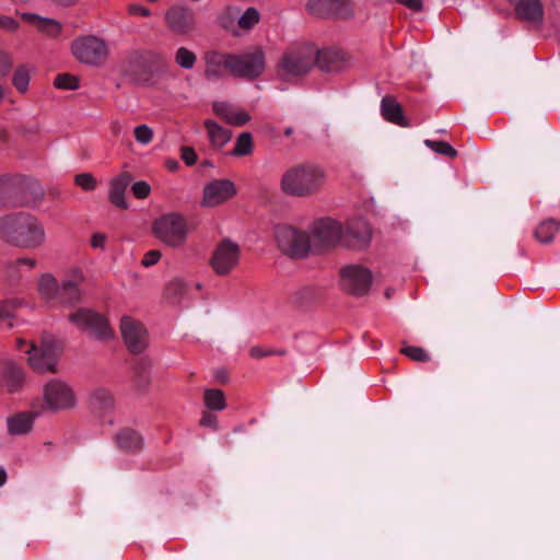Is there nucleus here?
I'll list each match as a JSON object with an SVG mask.
<instances>
[{"label":"nucleus","mask_w":560,"mask_h":560,"mask_svg":"<svg viewBox=\"0 0 560 560\" xmlns=\"http://www.w3.org/2000/svg\"><path fill=\"white\" fill-rule=\"evenodd\" d=\"M254 149L253 136L250 132H242L237 139L233 151L231 152L234 156H246L252 154Z\"/></svg>","instance_id":"37"},{"label":"nucleus","mask_w":560,"mask_h":560,"mask_svg":"<svg viewBox=\"0 0 560 560\" xmlns=\"http://www.w3.org/2000/svg\"><path fill=\"white\" fill-rule=\"evenodd\" d=\"M28 354L27 362L31 369L36 373L51 372L56 373L57 363H50L47 359L42 358V354L37 351L36 342L30 343V349L26 352Z\"/></svg>","instance_id":"31"},{"label":"nucleus","mask_w":560,"mask_h":560,"mask_svg":"<svg viewBox=\"0 0 560 560\" xmlns=\"http://www.w3.org/2000/svg\"><path fill=\"white\" fill-rule=\"evenodd\" d=\"M18 304L14 300H5L0 302V322L15 317Z\"/></svg>","instance_id":"46"},{"label":"nucleus","mask_w":560,"mask_h":560,"mask_svg":"<svg viewBox=\"0 0 560 560\" xmlns=\"http://www.w3.org/2000/svg\"><path fill=\"white\" fill-rule=\"evenodd\" d=\"M16 264L18 265H27L30 266L31 268H34L35 265H36V260L33 259V258H28V257H23V258H19L16 260Z\"/></svg>","instance_id":"62"},{"label":"nucleus","mask_w":560,"mask_h":560,"mask_svg":"<svg viewBox=\"0 0 560 560\" xmlns=\"http://www.w3.org/2000/svg\"><path fill=\"white\" fill-rule=\"evenodd\" d=\"M74 183L84 190H93L96 187V179L90 173L78 174Z\"/></svg>","instance_id":"47"},{"label":"nucleus","mask_w":560,"mask_h":560,"mask_svg":"<svg viewBox=\"0 0 560 560\" xmlns=\"http://www.w3.org/2000/svg\"><path fill=\"white\" fill-rule=\"evenodd\" d=\"M196 55L190 51L189 49L185 47H180L177 49L175 55V62L184 68V69H191L194 65L196 63Z\"/></svg>","instance_id":"42"},{"label":"nucleus","mask_w":560,"mask_h":560,"mask_svg":"<svg viewBox=\"0 0 560 560\" xmlns=\"http://www.w3.org/2000/svg\"><path fill=\"white\" fill-rule=\"evenodd\" d=\"M37 351L42 354V358L47 359L50 363H58L62 346L52 335L43 332L39 345H37Z\"/></svg>","instance_id":"28"},{"label":"nucleus","mask_w":560,"mask_h":560,"mask_svg":"<svg viewBox=\"0 0 560 560\" xmlns=\"http://www.w3.org/2000/svg\"><path fill=\"white\" fill-rule=\"evenodd\" d=\"M82 299L79 287L62 281L56 300L62 305H74Z\"/></svg>","instance_id":"35"},{"label":"nucleus","mask_w":560,"mask_h":560,"mask_svg":"<svg viewBox=\"0 0 560 560\" xmlns=\"http://www.w3.org/2000/svg\"><path fill=\"white\" fill-rule=\"evenodd\" d=\"M237 194L235 184L230 179H213L203 187L201 207L220 206Z\"/></svg>","instance_id":"17"},{"label":"nucleus","mask_w":560,"mask_h":560,"mask_svg":"<svg viewBox=\"0 0 560 560\" xmlns=\"http://www.w3.org/2000/svg\"><path fill=\"white\" fill-rule=\"evenodd\" d=\"M306 10L318 19L348 20L353 15L351 0H308Z\"/></svg>","instance_id":"11"},{"label":"nucleus","mask_w":560,"mask_h":560,"mask_svg":"<svg viewBox=\"0 0 560 560\" xmlns=\"http://www.w3.org/2000/svg\"><path fill=\"white\" fill-rule=\"evenodd\" d=\"M71 50L77 60L91 66L103 63L108 55L105 40L94 35L78 37L72 42Z\"/></svg>","instance_id":"7"},{"label":"nucleus","mask_w":560,"mask_h":560,"mask_svg":"<svg viewBox=\"0 0 560 560\" xmlns=\"http://www.w3.org/2000/svg\"><path fill=\"white\" fill-rule=\"evenodd\" d=\"M67 283L79 287L84 281L83 272L80 268L75 267L69 270L68 279L63 280Z\"/></svg>","instance_id":"55"},{"label":"nucleus","mask_w":560,"mask_h":560,"mask_svg":"<svg viewBox=\"0 0 560 560\" xmlns=\"http://www.w3.org/2000/svg\"><path fill=\"white\" fill-rule=\"evenodd\" d=\"M120 332L127 349L132 354H140L148 348V331L144 325L130 316L120 320Z\"/></svg>","instance_id":"16"},{"label":"nucleus","mask_w":560,"mask_h":560,"mask_svg":"<svg viewBox=\"0 0 560 560\" xmlns=\"http://www.w3.org/2000/svg\"><path fill=\"white\" fill-rule=\"evenodd\" d=\"M56 3L63 5V7H70L77 3L79 0H54Z\"/></svg>","instance_id":"64"},{"label":"nucleus","mask_w":560,"mask_h":560,"mask_svg":"<svg viewBox=\"0 0 560 560\" xmlns=\"http://www.w3.org/2000/svg\"><path fill=\"white\" fill-rule=\"evenodd\" d=\"M135 138L140 143H149L153 138V131L147 125H140L135 128Z\"/></svg>","instance_id":"49"},{"label":"nucleus","mask_w":560,"mask_h":560,"mask_svg":"<svg viewBox=\"0 0 560 560\" xmlns=\"http://www.w3.org/2000/svg\"><path fill=\"white\" fill-rule=\"evenodd\" d=\"M180 159L188 166L195 165L198 161V156L195 149L188 145H184L180 148Z\"/></svg>","instance_id":"50"},{"label":"nucleus","mask_w":560,"mask_h":560,"mask_svg":"<svg viewBox=\"0 0 560 560\" xmlns=\"http://www.w3.org/2000/svg\"><path fill=\"white\" fill-rule=\"evenodd\" d=\"M165 165L171 172H175L179 167V164L176 160H167Z\"/></svg>","instance_id":"63"},{"label":"nucleus","mask_w":560,"mask_h":560,"mask_svg":"<svg viewBox=\"0 0 560 560\" xmlns=\"http://www.w3.org/2000/svg\"><path fill=\"white\" fill-rule=\"evenodd\" d=\"M248 353L252 359H262L267 357H283L285 355V350L265 346H254L249 349Z\"/></svg>","instance_id":"39"},{"label":"nucleus","mask_w":560,"mask_h":560,"mask_svg":"<svg viewBox=\"0 0 560 560\" xmlns=\"http://www.w3.org/2000/svg\"><path fill=\"white\" fill-rule=\"evenodd\" d=\"M212 109L217 116L223 118L225 121H228L229 117L233 112L231 110L230 106L223 102H214L212 105Z\"/></svg>","instance_id":"54"},{"label":"nucleus","mask_w":560,"mask_h":560,"mask_svg":"<svg viewBox=\"0 0 560 560\" xmlns=\"http://www.w3.org/2000/svg\"><path fill=\"white\" fill-rule=\"evenodd\" d=\"M43 398L32 401V408L39 409L40 413L46 410L57 411L71 408L75 405L77 398L72 387H44Z\"/></svg>","instance_id":"12"},{"label":"nucleus","mask_w":560,"mask_h":560,"mask_svg":"<svg viewBox=\"0 0 560 560\" xmlns=\"http://www.w3.org/2000/svg\"><path fill=\"white\" fill-rule=\"evenodd\" d=\"M206 60V75L210 77H220L221 68L224 67L226 69H231V60L232 54H222L219 51H209L205 56Z\"/></svg>","instance_id":"27"},{"label":"nucleus","mask_w":560,"mask_h":560,"mask_svg":"<svg viewBox=\"0 0 560 560\" xmlns=\"http://www.w3.org/2000/svg\"><path fill=\"white\" fill-rule=\"evenodd\" d=\"M342 288L352 295H364L372 283V272L360 265H349L340 270Z\"/></svg>","instance_id":"14"},{"label":"nucleus","mask_w":560,"mask_h":560,"mask_svg":"<svg viewBox=\"0 0 560 560\" xmlns=\"http://www.w3.org/2000/svg\"><path fill=\"white\" fill-rule=\"evenodd\" d=\"M381 110L382 116L389 122L401 127H408L410 125L404 115L401 105L395 100L394 96L386 95L383 97Z\"/></svg>","instance_id":"24"},{"label":"nucleus","mask_w":560,"mask_h":560,"mask_svg":"<svg viewBox=\"0 0 560 560\" xmlns=\"http://www.w3.org/2000/svg\"><path fill=\"white\" fill-rule=\"evenodd\" d=\"M60 284L51 273H44L38 280V292L46 301L57 298Z\"/></svg>","instance_id":"33"},{"label":"nucleus","mask_w":560,"mask_h":560,"mask_svg":"<svg viewBox=\"0 0 560 560\" xmlns=\"http://www.w3.org/2000/svg\"><path fill=\"white\" fill-rule=\"evenodd\" d=\"M39 409L19 411L9 416L5 420L7 430L11 436L26 435L33 431L36 419L40 417Z\"/></svg>","instance_id":"19"},{"label":"nucleus","mask_w":560,"mask_h":560,"mask_svg":"<svg viewBox=\"0 0 560 560\" xmlns=\"http://www.w3.org/2000/svg\"><path fill=\"white\" fill-rule=\"evenodd\" d=\"M515 13L524 21L539 23L544 18V9L540 0H516Z\"/></svg>","instance_id":"25"},{"label":"nucleus","mask_w":560,"mask_h":560,"mask_svg":"<svg viewBox=\"0 0 560 560\" xmlns=\"http://www.w3.org/2000/svg\"><path fill=\"white\" fill-rule=\"evenodd\" d=\"M372 237L369 223L362 218L352 219L347 223L346 231L341 233L340 240L347 247L364 248Z\"/></svg>","instance_id":"18"},{"label":"nucleus","mask_w":560,"mask_h":560,"mask_svg":"<svg viewBox=\"0 0 560 560\" xmlns=\"http://www.w3.org/2000/svg\"><path fill=\"white\" fill-rule=\"evenodd\" d=\"M44 197V189L34 179L14 175L0 180V209L28 207Z\"/></svg>","instance_id":"2"},{"label":"nucleus","mask_w":560,"mask_h":560,"mask_svg":"<svg viewBox=\"0 0 560 560\" xmlns=\"http://www.w3.org/2000/svg\"><path fill=\"white\" fill-rule=\"evenodd\" d=\"M207 133L209 136L211 145L214 149H221L231 140L232 131L225 129L212 119H207L203 122Z\"/></svg>","instance_id":"29"},{"label":"nucleus","mask_w":560,"mask_h":560,"mask_svg":"<svg viewBox=\"0 0 560 560\" xmlns=\"http://www.w3.org/2000/svg\"><path fill=\"white\" fill-rule=\"evenodd\" d=\"M558 231V225L553 220H547L539 224V226L535 231V236L541 243L550 242L555 233Z\"/></svg>","instance_id":"38"},{"label":"nucleus","mask_w":560,"mask_h":560,"mask_svg":"<svg viewBox=\"0 0 560 560\" xmlns=\"http://www.w3.org/2000/svg\"><path fill=\"white\" fill-rule=\"evenodd\" d=\"M341 237V228L331 219H320L314 223L311 243L312 252L322 254L334 247Z\"/></svg>","instance_id":"15"},{"label":"nucleus","mask_w":560,"mask_h":560,"mask_svg":"<svg viewBox=\"0 0 560 560\" xmlns=\"http://www.w3.org/2000/svg\"><path fill=\"white\" fill-rule=\"evenodd\" d=\"M54 85L62 90H77L79 88V77L71 73H60L55 78Z\"/></svg>","instance_id":"41"},{"label":"nucleus","mask_w":560,"mask_h":560,"mask_svg":"<svg viewBox=\"0 0 560 560\" xmlns=\"http://www.w3.org/2000/svg\"><path fill=\"white\" fill-rule=\"evenodd\" d=\"M316 47L312 43H301L285 50L281 56L277 70L281 79L303 77L315 66Z\"/></svg>","instance_id":"4"},{"label":"nucleus","mask_w":560,"mask_h":560,"mask_svg":"<svg viewBox=\"0 0 560 560\" xmlns=\"http://www.w3.org/2000/svg\"><path fill=\"white\" fill-rule=\"evenodd\" d=\"M1 380L11 384H22L26 382V373L22 365L14 361L5 360L0 363Z\"/></svg>","instance_id":"30"},{"label":"nucleus","mask_w":560,"mask_h":560,"mask_svg":"<svg viewBox=\"0 0 560 560\" xmlns=\"http://www.w3.org/2000/svg\"><path fill=\"white\" fill-rule=\"evenodd\" d=\"M396 1L415 12H419L423 9L422 0H396Z\"/></svg>","instance_id":"59"},{"label":"nucleus","mask_w":560,"mask_h":560,"mask_svg":"<svg viewBox=\"0 0 560 560\" xmlns=\"http://www.w3.org/2000/svg\"><path fill=\"white\" fill-rule=\"evenodd\" d=\"M315 66L324 72H338L343 69V55L335 49H317L315 54Z\"/></svg>","instance_id":"22"},{"label":"nucleus","mask_w":560,"mask_h":560,"mask_svg":"<svg viewBox=\"0 0 560 560\" xmlns=\"http://www.w3.org/2000/svg\"><path fill=\"white\" fill-rule=\"evenodd\" d=\"M131 192L137 199H145L151 192V187L147 182L139 180L131 185Z\"/></svg>","instance_id":"48"},{"label":"nucleus","mask_w":560,"mask_h":560,"mask_svg":"<svg viewBox=\"0 0 560 560\" xmlns=\"http://www.w3.org/2000/svg\"><path fill=\"white\" fill-rule=\"evenodd\" d=\"M214 382L225 384L230 382V374L226 369H219L214 374Z\"/></svg>","instance_id":"61"},{"label":"nucleus","mask_w":560,"mask_h":560,"mask_svg":"<svg viewBox=\"0 0 560 560\" xmlns=\"http://www.w3.org/2000/svg\"><path fill=\"white\" fill-rule=\"evenodd\" d=\"M131 182L132 175L129 172H121L118 176L110 179L108 199L114 207L121 210L129 208L125 192Z\"/></svg>","instance_id":"21"},{"label":"nucleus","mask_w":560,"mask_h":560,"mask_svg":"<svg viewBox=\"0 0 560 560\" xmlns=\"http://www.w3.org/2000/svg\"><path fill=\"white\" fill-rule=\"evenodd\" d=\"M69 320L84 330H90L101 340L114 337L107 318L90 308H79L69 315Z\"/></svg>","instance_id":"8"},{"label":"nucleus","mask_w":560,"mask_h":560,"mask_svg":"<svg viewBox=\"0 0 560 560\" xmlns=\"http://www.w3.org/2000/svg\"><path fill=\"white\" fill-rule=\"evenodd\" d=\"M128 13L130 15H140V16L148 18V16H150L151 11H150V9H148L143 5L133 3V4L128 5Z\"/></svg>","instance_id":"58"},{"label":"nucleus","mask_w":560,"mask_h":560,"mask_svg":"<svg viewBox=\"0 0 560 560\" xmlns=\"http://www.w3.org/2000/svg\"><path fill=\"white\" fill-rule=\"evenodd\" d=\"M230 72L237 78L256 79L265 70V55L261 48L252 54L233 55Z\"/></svg>","instance_id":"13"},{"label":"nucleus","mask_w":560,"mask_h":560,"mask_svg":"<svg viewBox=\"0 0 560 560\" xmlns=\"http://www.w3.org/2000/svg\"><path fill=\"white\" fill-rule=\"evenodd\" d=\"M276 240L281 252L291 258H304L312 250L308 234L292 226H277Z\"/></svg>","instance_id":"6"},{"label":"nucleus","mask_w":560,"mask_h":560,"mask_svg":"<svg viewBox=\"0 0 560 560\" xmlns=\"http://www.w3.org/2000/svg\"><path fill=\"white\" fill-rule=\"evenodd\" d=\"M326 178L325 171L312 163H302L289 168L281 178L284 194L305 197L316 192Z\"/></svg>","instance_id":"3"},{"label":"nucleus","mask_w":560,"mask_h":560,"mask_svg":"<svg viewBox=\"0 0 560 560\" xmlns=\"http://www.w3.org/2000/svg\"><path fill=\"white\" fill-rule=\"evenodd\" d=\"M116 444L120 451L136 453L141 451L143 439L139 432L132 429H122L116 434Z\"/></svg>","instance_id":"26"},{"label":"nucleus","mask_w":560,"mask_h":560,"mask_svg":"<svg viewBox=\"0 0 560 560\" xmlns=\"http://www.w3.org/2000/svg\"><path fill=\"white\" fill-rule=\"evenodd\" d=\"M425 144L439 154L446 155L451 159H454L457 156V151L450 143H447L445 141L427 140Z\"/></svg>","instance_id":"44"},{"label":"nucleus","mask_w":560,"mask_h":560,"mask_svg":"<svg viewBox=\"0 0 560 560\" xmlns=\"http://www.w3.org/2000/svg\"><path fill=\"white\" fill-rule=\"evenodd\" d=\"M0 240L20 248H37L45 241V230L28 212H11L0 217Z\"/></svg>","instance_id":"1"},{"label":"nucleus","mask_w":560,"mask_h":560,"mask_svg":"<svg viewBox=\"0 0 560 560\" xmlns=\"http://www.w3.org/2000/svg\"><path fill=\"white\" fill-rule=\"evenodd\" d=\"M167 30L176 36H189L197 28L195 11L186 5L174 4L164 14Z\"/></svg>","instance_id":"9"},{"label":"nucleus","mask_w":560,"mask_h":560,"mask_svg":"<svg viewBox=\"0 0 560 560\" xmlns=\"http://www.w3.org/2000/svg\"><path fill=\"white\" fill-rule=\"evenodd\" d=\"M161 256H162V254H161L160 250H156V249L149 250L144 255L141 264L144 267H151V266L155 265L160 260Z\"/></svg>","instance_id":"57"},{"label":"nucleus","mask_w":560,"mask_h":560,"mask_svg":"<svg viewBox=\"0 0 560 560\" xmlns=\"http://www.w3.org/2000/svg\"><path fill=\"white\" fill-rule=\"evenodd\" d=\"M31 80V68L28 65H20L15 68L12 75V85L22 94L28 90Z\"/></svg>","instance_id":"36"},{"label":"nucleus","mask_w":560,"mask_h":560,"mask_svg":"<svg viewBox=\"0 0 560 560\" xmlns=\"http://www.w3.org/2000/svg\"><path fill=\"white\" fill-rule=\"evenodd\" d=\"M240 256V246L230 238H223L213 250L209 264L218 276H228L237 266Z\"/></svg>","instance_id":"10"},{"label":"nucleus","mask_w":560,"mask_h":560,"mask_svg":"<svg viewBox=\"0 0 560 560\" xmlns=\"http://www.w3.org/2000/svg\"><path fill=\"white\" fill-rule=\"evenodd\" d=\"M0 27L8 32L14 33L19 30L20 24L13 18L0 14Z\"/></svg>","instance_id":"56"},{"label":"nucleus","mask_w":560,"mask_h":560,"mask_svg":"<svg viewBox=\"0 0 560 560\" xmlns=\"http://www.w3.org/2000/svg\"><path fill=\"white\" fill-rule=\"evenodd\" d=\"M106 241L105 234L95 233L91 237V246L94 248H103Z\"/></svg>","instance_id":"60"},{"label":"nucleus","mask_w":560,"mask_h":560,"mask_svg":"<svg viewBox=\"0 0 560 560\" xmlns=\"http://www.w3.org/2000/svg\"><path fill=\"white\" fill-rule=\"evenodd\" d=\"M126 72L133 82L149 84L152 78L149 56L142 52H133L127 61Z\"/></svg>","instance_id":"20"},{"label":"nucleus","mask_w":560,"mask_h":560,"mask_svg":"<svg viewBox=\"0 0 560 560\" xmlns=\"http://www.w3.org/2000/svg\"><path fill=\"white\" fill-rule=\"evenodd\" d=\"M250 120V116L247 112L241 110V112H232L231 116L228 119V124L233 126H243L247 124Z\"/></svg>","instance_id":"52"},{"label":"nucleus","mask_w":560,"mask_h":560,"mask_svg":"<svg viewBox=\"0 0 560 560\" xmlns=\"http://www.w3.org/2000/svg\"><path fill=\"white\" fill-rule=\"evenodd\" d=\"M150 363L141 360L135 366V374L137 377V382L139 383H151L152 378L150 377Z\"/></svg>","instance_id":"45"},{"label":"nucleus","mask_w":560,"mask_h":560,"mask_svg":"<svg viewBox=\"0 0 560 560\" xmlns=\"http://www.w3.org/2000/svg\"><path fill=\"white\" fill-rule=\"evenodd\" d=\"M91 405L94 410L107 412L114 407V399L106 387H97L91 397Z\"/></svg>","instance_id":"34"},{"label":"nucleus","mask_w":560,"mask_h":560,"mask_svg":"<svg viewBox=\"0 0 560 560\" xmlns=\"http://www.w3.org/2000/svg\"><path fill=\"white\" fill-rule=\"evenodd\" d=\"M200 425L205 428H210L213 431L218 430V418L215 415L210 412V410H205L201 415Z\"/></svg>","instance_id":"51"},{"label":"nucleus","mask_w":560,"mask_h":560,"mask_svg":"<svg viewBox=\"0 0 560 560\" xmlns=\"http://www.w3.org/2000/svg\"><path fill=\"white\" fill-rule=\"evenodd\" d=\"M260 14L255 8H248L244 14L238 19V26L244 31L252 30L259 23Z\"/></svg>","instance_id":"40"},{"label":"nucleus","mask_w":560,"mask_h":560,"mask_svg":"<svg viewBox=\"0 0 560 560\" xmlns=\"http://www.w3.org/2000/svg\"><path fill=\"white\" fill-rule=\"evenodd\" d=\"M152 232L155 237L166 245L180 247L186 242L187 222L182 214L171 212L154 220Z\"/></svg>","instance_id":"5"},{"label":"nucleus","mask_w":560,"mask_h":560,"mask_svg":"<svg viewBox=\"0 0 560 560\" xmlns=\"http://www.w3.org/2000/svg\"><path fill=\"white\" fill-rule=\"evenodd\" d=\"M13 66L11 56L5 51H0V74L7 77Z\"/></svg>","instance_id":"53"},{"label":"nucleus","mask_w":560,"mask_h":560,"mask_svg":"<svg viewBox=\"0 0 560 560\" xmlns=\"http://www.w3.org/2000/svg\"><path fill=\"white\" fill-rule=\"evenodd\" d=\"M21 18L48 36L57 37L61 33L62 25L55 19L42 18L35 13H21Z\"/></svg>","instance_id":"23"},{"label":"nucleus","mask_w":560,"mask_h":560,"mask_svg":"<svg viewBox=\"0 0 560 560\" xmlns=\"http://www.w3.org/2000/svg\"><path fill=\"white\" fill-rule=\"evenodd\" d=\"M205 406L210 411H221L226 407L225 395L217 387H207L203 394Z\"/></svg>","instance_id":"32"},{"label":"nucleus","mask_w":560,"mask_h":560,"mask_svg":"<svg viewBox=\"0 0 560 560\" xmlns=\"http://www.w3.org/2000/svg\"><path fill=\"white\" fill-rule=\"evenodd\" d=\"M404 347L400 352L408 357L409 359L417 362H427L430 357L429 354L420 347L408 346L406 342H402Z\"/></svg>","instance_id":"43"}]
</instances>
